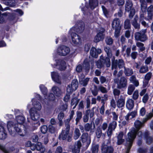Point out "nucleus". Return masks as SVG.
<instances>
[{
	"mask_svg": "<svg viewBox=\"0 0 153 153\" xmlns=\"http://www.w3.org/2000/svg\"><path fill=\"white\" fill-rule=\"evenodd\" d=\"M145 122L144 120L143 122H141L138 120H136L134 123L136 128H132L131 131L128 133V137L126 138V146L127 147L128 151H130L131 147L132 146V143L136 137L137 131L143 126V123Z\"/></svg>",
	"mask_w": 153,
	"mask_h": 153,
	"instance_id": "f257e3e1",
	"label": "nucleus"
},
{
	"mask_svg": "<svg viewBox=\"0 0 153 153\" xmlns=\"http://www.w3.org/2000/svg\"><path fill=\"white\" fill-rule=\"evenodd\" d=\"M7 127L10 134L13 136L17 134L21 136H24L26 132L25 128L22 129L24 128L23 125L14 124L13 122L9 121L8 123Z\"/></svg>",
	"mask_w": 153,
	"mask_h": 153,
	"instance_id": "f03ea898",
	"label": "nucleus"
},
{
	"mask_svg": "<svg viewBox=\"0 0 153 153\" xmlns=\"http://www.w3.org/2000/svg\"><path fill=\"white\" fill-rule=\"evenodd\" d=\"M52 91L53 93L50 94L48 96H45L46 100H45V102H46V100H49L50 101L54 100L55 99V96L57 97H60L62 94V91L61 89L57 86H53L52 88Z\"/></svg>",
	"mask_w": 153,
	"mask_h": 153,
	"instance_id": "7ed1b4c3",
	"label": "nucleus"
},
{
	"mask_svg": "<svg viewBox=\"0 0 153 153\" xmlns=\"http://www.w3.org/2000/svg\"><path fill=\"white\" fill-rule=\"evenodd\" d=\"M56 52L57 53L61 56H65L70 52L69 48L65 46L62 45L58 47Z\"/></svg>",
	"mask_w": 153,
	"mask_h": 153,
	"instance_id": "20e7f679",
	"label": "nucleus"
},
{
	"mask_svg": "<svg viewBox=\"0 0 153 153\" xmlns=\"http://www.w3.org/2000/svg\"><path fill=\"white\" fill-rule=\"evenodd\" d=\"M30 113L31 119L34 121H37L36 124L38 126L40 125V124L39 121L40 117L39 114L36 111H34V108H31L30 110Z\"/></svg>",
	"mask_w": 153,
	"mask_h": 153,
	"instance_id": "39448f33",
	"label": "nucleus"
},
{
	"mask_svg": "<svg viewBox=\"0 0 153 153\" xmlns=\"http://www.w3.org/2000/svg\"><path fill=\"white\" fill-rule=\"evenodd\" d=\"M114 82L117 84V87L119 89L125 88L127 85V79L124 77H122L119 80H118L117 79H114Z\"/></svg>",
	"mask_w": 153,
	"mask_h": 153,
	"instance_id": "423d86ee",
	"label": "nucleus"
},
{
	"mask_svg": "<svg viewBox=\"0 0 153 153\" xmlns=\"http://www.w3.org/2000/svg\"><path fill=\"white\" fill-rule=\"evenodd\" d=\"M114 57H113V59H112V66L111 69H116L117 67V65H118V67L120 68H121L123 67H124V63L123 60L122 59H119L118 60H114Z\"/></svg>",
	"mask_w": 153,
	"mask_h": 153,
	"instance_id": "0eeeda50",
	"label": "nucleus"
},
{
	"mask_svg": "<svg viewBox=\"0 0 153 153\" xmlns=\"http://www.w3.org/2000/svg\"><path fill=\"white\" fill-rule=\"evenodd\" d=\"M78 87V82L76 79H74L71 84L69 85L67 88V91L68 93H72L76 90Z\"/></svg>",
	"mask_w": 153,
	"mask_h": 153,
	"instance_id": "6e6552de",
	"label": "nucleus"
},
{
	"mask_svg": "<svg viewBox=\"0 0 153 153\" xmlns=\"http://www.w3.org/2000/svg\"><path fill=\"white\" fill-rule=\"evenodd\" d=\"M71 33L72 42L75 45H79L81 43V39L80 37L73 32L70 31Z\"/></svg>",
	"mask_w": 153,
	"mask_h": 153,
	"instance_id": "1a4fd4ad",
	"label": "nucleus"
},
{
	"mask_svg": "<svg viewBox=\"0 0 153 153\" xmlns=\"http://www.w3.org/2000/svg\"><path fill=\"white\" fill-rule=\"evenodd\" d=\"M106 142L105 141L102 144V153H113L114 149L112 147L106 144Z\"/></svg>",
	"mask_w": 153,
	"mask_h": 153,
	"instance_id": "9d476101",
	"label": "nucleus"
},
{
	"mask_svg": "<svg viewBox=\"0 0 153 153\" xmlns=\"http://www.w3.org/2000/svg\"><path fill=\"white\" fill-rule=\"evenodd\" d=\"M81 140L82 142L86 147H88L91 143V137L87 133H85L82 134Z\"/></svg>",
	"mask_w": 153,
	"mask_h": 153,
	"instance_id": "9b49d317",
	"label": "nucleus"
},
{
	"mask_svg": "<svg viewBox=\"0 0 153 153\" xmlns=\"http://www.w3.org/2000/svg\"><path fill=\"white\" fill-rule=\"evenodd\" d=\"M146 30H144L142 32H137L135 34V37L136 40L143 42L147 39V37L145 34Z\"/></svg>",
	"mask_w": 153,
	"mask_h": 153,
	"instance_id": "f8f14e48",
	"label": "nucleus"
},
{
	"mask_svg": "<svg viewBox=\"0 0 153 153\" xmlns=\"http://www.w3.org/2000/svg\"><path fill=\"white\" fill-rule=\"evenodd\" d=\"M70 126L67 125L66 128L65 130L62 131L61 134L59 136V139L60 140H65L68 136V134L70 130Z\"/></svg>",
	"mask_w": 153,
	"mask_h": 153,
	"instance_id": "ddd939ff",
	"label": "nucleus"
},
{
	"mask_svg": "<svg viewBox=\"0 0 153 153\" xmlns=\"http://www.w3.org/2000/svg\"><path fill=\"white\" fill-rule=\"evenodd\" d=\"M85 29V25L83 22H81L78 25V27H73L70 30L71 32L75 31L79 33L83 32Z\"/></svg>",
	"mask_w": 153,
	"mask_h": 153,
	"instance_id": "4468645a",
	"label": "nucleus"
},
{
	"mask_svg": "<svg viewBox=\"0 0 153 153\" xmlns=\"http://www.w3.org/2000/svg\"><path fill=\"white\" fill-rule=\"evenodd\" d=\"M105 31L104 29L102 28L101 30L95 36L94 41L95 42H98L99 41L103 40L105 37L104 35L103 34V33Z\"/></svg>",
	"mask_w": 153,
	"mask_h": 153,
	"instance_id": "2eb2a0df",
	"label": "nucleus"
},
{
	"mask_svg": "<svg viewBox=\"0 0 153 153\" xmlns=\"http://www.w3.org/2000/svg\"><path fill=\"white\" fill-rule=\"evenodd\" d=\"M81 145L80 141L79 140L77 141L71 148L72 152L73 153H79Z\"/></svg>",
	"mask_w": 153,
	"mask_h": 153,
	"instance_id": "dca6fc26",
	"label": "nucleus"
},
{
	"mask_svg": "<svg viewBox=\"0 0 153 153\" xmlns=\"http://www.w3.org/2000/svg\"><path fill=\"white\" fill-rule=\"evenodd\" d=\"M102 52L101 49H96L95 48L92 47L90 51L91 55L93 57L97 58L98 56V55L100 53Z\"/></svg>",
	"mask_w": 153,
	"mask_h": 153,
	"instance_id": "f3484780",
	"label": "nucleus"
},
{
	"mask_svg": "<svg viewBox=\"0 0 153 153\" xmlns=\"http://www.w3.org/2000/svg\"><path fill=\"white\" fill-rule=\"evenodd\" d=\"M56 67L60 70H64L66 68V63L62 60H58L56 61Z\"/></svg>",
	"mask_w": 153,
	"mask_h": 153,
	"instance_id": "a211bd4d",
	"label": "nucleus"
},
{
	"mask_svg": "<svg viewBox=\"0 0 153 153\" xmlns=\"http://www.w3.org/2000/svg\"><path fill=\"white\" fill-rule=\"evenodd\" d=\"M137 115V111L134 110L128 113L125 117V119L128 122L130 119L135 117Z\"/></svg>",
	"mask_w": 153,
	"mask_h": 153,
	"instance_id": "6ab92c4d",
	"label": "nucleus"
},
{
	"mask_svg": "<svg viewBox=\"0 0 153 153\" xmlns=\"http://www.w3.org/2000/svg\"><path fill=\"white\" fill-rule=\"evenodd\" d=\"M85 76L84 75H82L79 77V81L80 84L83 86H86L88 84V82L90 78H85Z\"/></svg>",
	"mask_w": 153,
	"mask_h": 153,
	"instance_id": "aec40b11",
	"label": "nucleus"
},
{
	"mask_svg": "<svg viewBox=\"0 0 153 153\" xmlns=\"http://www.w3.org/2000/svg\"><path fill=\"white\" fill-rule=\"evenodd\" d=\"M51 76L52 78L54 81L58 83H60V78L57 72H51Z\"/></svg>",
	"mask_w": 153,
	"mask_h": 153,
	"instance_id": "412c9836",
	"label": "nucleus"
},
{
	"mask_svg": "<svg viewBox=\"0 0 153 153\" xmlns=\"http://www.w3.org/2000/svg\"><path fill=\"white\" fill-rule=\"evenodd\" d=\"M123 132L121 131L117 136V145H121L124 141V139H123Z\"/></svg>",
	"mask_w": 153,
	"mask_h": 153,
	"instance_id": "4be33fe9",
	"label": "nucleus"
},
{
	"mask_svg": "<svg viewBox=\"0 0 153 153\" xmlns=\"http://www.w3.org/2000/svg\"><path fill=\"white\" fill-rule=\"evenodd\" d=\"M134 105V101L132 99H129L126 101V106L128 109H132L133 108Z\"/></svg>",
	"mask_w": 153,
	"mask_h": 153,
	"instance_id": "5701e85b",
	"label": "nucleus"
},
{
	"mask_svg": "<svg viewBox=\"0 0 153 153\" xmlns=\"http://www.w3.org/2000/svg\"><path fill=\"white\" fill-rule=\"evenodd\" d=\"M32 101V104L34 107V108H32L34 109V111H35V109L38 111H40L42 108V106L40 103L39 102H36V100L35 99H33Z\"/></svg>",
	"mask_w": 153,
	"mask_h": 153,
	"instance_id": "b1692460",
	"label": "nucleus"
},
{
	"mask_svg": "<svg viewBox=\"0 0 153 153\" xmlns=\"http://www.w3.org/2000/svg\"><path fill=\"white\" fill-rule=\"evenodd\" d=\"M6 136V133L4 127L2 125H0V139H5Z\"/></svg>",
	"mask_w": 153,
	"mask_h": 153,
	"instance_id": "393cba45",
	"label": "nucleus"
},
{
	"mask_svg": "<svg viewBox=\"0 0 153 153\" xmlns=\"http://www.w3.org/2000/svg\"><path fill=\"white\" fill-rule=\"evenodd\" d=\"M112 26L113 29L121 28L119 19L117 18L115 19L113 21Z\"/></svg>",
	"mask_w": 153,
	"mask_h": 153,
	"instance_id": "a878e982",
	"label": "nucleus"
},
{
	"mask_svg": "<svg viewBox=\"0 0 153 153\" xmlns=\"http://www.w3.org/2000/svg\"><path fill=\"white\" fill-rule=\"evenodd\" d=\"M125 103V99L122 98L121 96L120 98L117 101V105L119 108H122L124 106Z\"/></svg>",
	"mask_w": 153,
	"mask_h": 153,
	"instance_id": "bb28decb",
	"label": "nucleus"
},
{
	"mask_svg": "<svg viewBox=\"0 0 153 153\" xmlns=\"http://www.w3.org/2000/svg\"><path fill=\"white\" fill-rule=\"evenodd\" d=\"M36 149L38 151H40V153H44L45 149L44 147L42 145L40 142H38L36 144Z\"/></svg>",
	"mask_w": 153,
	"mask_h": 153,
	"instance_id": "cd10ccee",
	"label": "nucleus"
},
{
	"mask_svg": "<svg viewBox=\"0 0 153 153\" xmlns=\"http://www.w3.org/2000/svg\"><path fill=\"white\" fill-rule=\"evenodd\" d=\"M25 118L24 117L20 115L17 116L16 118V120L18 123L17 124L20 125H22L25 122Z\"/></svg>",
	"mask_w": 153,
	"mask_h": 153,
	"instance_id": "c85d7f7f",
	"label": "nucleus"
},
{
	"mask_svg": "<svg viewBox=\"0 0 153 153\" xmlns=\"http://www.w3.org/2000/svg\"><path fill=\"white\" fill-rule=\"evenodd\" d=\"M140 1L142 11L143 12H145L147 6V2L145 0H140Z\"/></svg>",
	"mask_w": 153,
	"mask_h": 153,
	"instance_id": "c756f323",
	"label": "nucleus"
},
{
	"mask_svg": "<svg viewBox=\"0 0 153 153\" xmlns=\"http://www.w3.org/2000/svg\"><path fill=\"white\" fill-rule=\"evenodd\" d=\"M98 5V2L97 0H89V6L90 8L93 9Z\"/></svg>",
	"mask_w": 153,
	"mask_h": 153,
	"instance_id": "7c9ffc66",
	"label": "nucleus"
},
{
	"mask_svg": "<svg viewBox=\"0 0 153 153\" xmlns=\"http://www.w3.org/2000/svg\"><path fill=\"white\" fill-rule=\"evenodd\" d=\"M132 4L131 1L129 0H127L125 5V10L126 11H129L132 9Z\"/></svg>",
	"mask_w": 153,
	"mask_h": 153,
	"instance_id": "2f4dec72",
	"label": "nucleus"
},
{
	"mask_svg": "<svg viewBox=\"0 0 153 153\" xmlns=\"http://www.w3.org/2000/svg\"><path fill=\"white\" fill-rule=\"evenodd\" d=\"M110 57H107L105 60L104 58L102 56H101L100 57L101 59L103 60L104 63H105L106 66L108 67H109L111 65V62L110 59Z\"/></svg>",
	"mask_w": 153,
	"mask_h": 153,
	"instance_id": "473e14b6",
	"label": "nucleus"
},
{
	"mask_svg": "<svg viewBox=\"0 0 153 153\" xmlns=\"http://www.w3.org/2000/svg\"><path fill=\"white\" fill-rule=\"evenodd\" d=\"M147 12L149 18L151 19L153 16V6L152 5H150L147 8Z\"/></svg>",
	"mask_w": 153,
	"mask_h": 153,
	"instance_id": "72a5a7b5",
	"label": "nucleus"
},
{
	"mask_svg": "<svg viewBox=\"0 0 153 153\" xmlns=\"http://www.w3.org/2000/svg\"><path fill=\"white\" fill-rule=\"evenodd\" d=\"M137 20L138 17L136 16L131 22L132 25L135 28H139L140 27V25L137 22Z\"/></svg>",
	"mask_w": 153,
	"mask_h": 153,
	"instance_id": "f704fd0d",
	"label": "nucleus"
},
{
	"mask_svg": "<svg viewBox=\"0 0 153 153\" xmlns=\"http://www.w3.org/2000/svg\"><path fill=\"white\" fill-rule=\"evenodd\" d=\"M81 135V133L79 129L78 128H76L74 133V139H78Z\"/></svg>",
	"mask_w": 153,
	"mask_h": 153,
	"instance_id": "c9c22d12",
	"label": "nucleus"
},
{
	"mask_svg": "<svg viewBox=\"0 0 153 153\" xmlns=\"http://www.w3.org/2000/svg\"><path fill=\"white\" fill-rule=\"evenodd\" d=\"M124 68V73L127 76H130L133 73L132 70L129 68H126L125 67Z\"/></svg>",
	"mask_w": 153,
	"mask_h": 153,
	"instance_id": "e433bc0d",
	"label": "nucleus"
},
{
	"mask_svg": "<svg viewBox=\"0 0 153 153\" xmlns=\"http://www.w3.org/2000/svg\"><path fill=\"white\" fill-rule=\"evenodd\" d=\"M134 86L132 85H130L128 88L127 93L128 95H131L135 89Z\"/></svg>",
	"mask_w": 153,
	"mask_h": 153,
	"instance_id": "4c0bfd02",
	"label": "nucleus"
},
{
	"mask_svg": "<svg viewBox=\"0 0 153 153\" xmlns=\"http://www.w3.org/2000/svg\"><path fill=\"white\" fill-rule=\"evenodd\" d=\"M82 113L79 111H77L76 112V124H77L78 122L82 118Z\"/></svg>",
	"mask_w": 153,
	"mask_h": 153,
	"instance_id": "58836bf2",
	"label": "nucleus"
},
{
	"mask_svg": "<svg viewBox=\"0 0 153 153\" xmlns=\"http://www.w3.org/2000/svg\"><path fill=\"white\" fill-rule=\"evenodd\" d=\"M94 108L93 107L91 109L87 110L86 111L85 114L88 116L89 115L90 117H92L94 115Z\"/></svg>",
	"mask_w": 153,
	"mask_h": 153,
	"instance_id": "ea45409f",
	"label": "nucleus"
},
{
	"mask_svg": "<svg viewBox=\"0 0 153 153\" xmlns=\"http://www.w3.org/2000/svg\"><path fill=\"white\" fill-rule=\"evenodd\" d=\"M99 79L101 83L102 84L104 83H107L108 82L110 81V80L108 79H107L105 77L103 76H101L99 78Z\"/></svg>",
	"mask_w": 153,
	"mask_h": 153,
	"instance_id": "a19ab883",
	"label": "nucleus"
},
{
	"mask_svg": "<svg viewBox=\"0 0 153 153\" xmlns=\"http://www.w3.org/2000/svg\"><path fill=\"white\" fill-rule=\"evenodd\" d=\"M104 62L102 59L98 60L96 62V65L98 68H101L104 66Z\"/></svg>",
	"mask_w": 153,
	"mask_h": 153,
	"instance_id": "79ce46f5",
	"label": "nucleus"
},
{
	"mask_svg": "<svg viewBox=\"0 0 153 153\" xmlns=\"http://www.w3.org/2000/svg\"><path fill=\"white\" fill-rule=\"evenodd\" d=\"M104 50L106 53L108 57H111V51L110 48L109 47H105L104 48Z\"/></svg>",
	"mask_w": 153,
	"mask_h": 153,
	"instance_id": "37998d69",
	"label": "nucleus"
},
{
	"mask_svg": "<svg viewBox=\"0 0 153 153\" xmlns=\"http://www.w3.org/2000/svg\"><path fill=\"white\" fill-rule=\"evenodd\" d=\"M117 125L116 122L113 121L109 124L108 127L114 130L116 127Z\"/></svg>",
	"mask_w": 153,
	"mask_h": 153,
	"instance_id": "c03bdc74",
	"label": "nucleus"
},
{
	"mask_svg": "<svg viewBox=\"0 0 153 153\" xmlns=\"http://www.w3.org/2000/svg\"><path fill=\"white\" fill-rule=\"evenodd\" d=\"M41 91L44 95H46L47 93V89L44 85H41L40 86Z\"/></svg>",
	"mask_w": 153,
	"mask_h": 153,
	"instance_id": "a18cd8bd",
	"label": "nucleus"
},
{
	"mask_svg": "<svg viewBox=\"0 0 153 153\" xmlns=\"http://www.w3.org/2000/svg\"><path fill=\"white\" fill-rule=\"evenodd\" d=\"M130 21L128 19L126 20L124 22V28L125 29H128L130 28Z\"/></svg>",
	"mask_w": 153,
	"mask_h": 153,
	"instance_id": "49530a36",
	"label": "nucleus"
},
{
	"mask_svg": "<svg viewBox=\"0 0 153 153\" xmlns=\"http://www.w3.org/2000/svg\"><path fill=\"white\" fill-rule=\"evenodd\" d=\"M148 71V68L146 66H142L140 68L139 72L140 73H145Z\"/></svg>",
	"mask_w": 153,
	"mask_h": 153,
	"instance_id": "de8ad7c7",
	"label": "nucleus"
},
{
	"mask_svg": "<svg viewBox=\"0 0 153 153\" xmlns=\"http://www.w3.org/2000/svg\"><path fill=\"white\" fill-rule=\"evenodd\" d=\"M113 39L110 37H108L106 39V43L108 45H111L113 43Z\"/></svg>",
	"mask_w": 153,
	"mask_h": 153,
	"instance_id": "09e8293b",
	"label": "nucleus"
},
{
	"mask_svg": "<svg viewBox=\"0 0 153 153\" xmlns=\"http://www.w3.org/2000/svg\"><path fill=\"white\" fill-rule=\"evenodd\" d=\"M99 146L97 145L93 146L92 148V153H98Z\"/></svg>",
	"mask_w": 153,
	"mask_h": 153,
	"instance_id": "8fccbe9b",
	"label": "nucleus"
},
{
	"mask_svg": "<svg viewBox=\"0 0 153 153\" xmlns=\"http://www.w3.org/2000/svg\"><path fill=\"white\" fill-rule=\"evenodd\" d=\"M139 97V92L138 90H136L134 92L132 95V98L134 100H137Z\"/></svg>",
	"mask_w": 153,
	"mask_h": 153,
	"instance_id": "3c124183",
	"label": "nucleus"
},
{
	"mask_svg": "<svg viewBox=\"0 0 153 153\" xmlns=\"http://www.w3.org/2000/svg\"><path fill=\"white\" fill-rule=\"evenodd\" d=\"M152 76V73L151 72H149L145 75L144 79L149 81L151 78Z\"/></svg>",
	"mask_w": 153,
	"mask_h": 153,
	"instance_id": "603ef678",
	"label": "nucleus"
},
{
	"mask_svg": "<svg viewBox=\"0 0 153 153\" xmlns=\"http://www.w3.org/2000/svg\"><path fill=\"white\" fill-rule=\"evenodd\" d=\"M97 136L98 138H100L101 135L102 130L100 128H98L96 131Z\"/></svg>",
	"mask_w": 153,
	"mask_h": 153,
	"instance_id": "864d4df0",
	"label": "nucleus"
},
{
	"mask_svg": "<svg viewBox=\"0 0 153 153\" xmlns=\"http://www.w3.org/2000/svg\"><path fill=\"white\" fill-rule=\"evenodd\" d=\"M92 126L89 123H87L84 125V128L86 131H89L91 129Z\"/></svg>",
	"mask_w": 153,
	"mask_h": 153,
	"instance_id": "5fc2aeb1",
	"label": "nucleus"
},
{
	"mask_svg": "<svg viewBox=\"0 0 153 153\" xmlns=\"http://www.w3.org/2000/svg\"><path fill=\"white\" fill-rule=\"evenodd\" d=\"M98 90L103 93H106L107 92L106 89L102 85H100L98 87Z\"/></svg>",
	"mask_w": 153,
	"mask_h": 153,
	"instance_id": "6e6d98bb",
	"label": "nucleus"
},
{
	"mask_svg": "<svg viewBox=\"0 0 153 153\" xmlns=\"http://www.w3.org/2000/svg\"><path fill=\"white\" fill-rule=\"evenodd\" d=\"M91 92L92 94L94 96H96L98 94V91L97 88V87L96 85L94 86V89L91 90Z\"/></svg>",
	"mask_w": 153,
	"mask_h": 153,
	"instance_id": "4d7b16f0",
	"label": "nucleus"
},
{
	"mask_svg": "<svg viewBox=\"0 0 153 153\" xmlns=\"http://www.w3.org/2000/svg\"><path fill=\"white\" fill-rule=\"evenodd\" d=\"M84 101H81L79 103L78 105V109L79 110H81L83 109L84 108Z\"/></svg>",
	"mask_w": 153,
	"mask_h": 153,
	"instance_id": "13d9d810",
	"label": "nucleus"
},
{
	"mask_svg": "<svg viewBox=\"0 0 153 153\" xmlns=\"http://www.w3.org/2000/svg\"><path fill=\"white\" fill-rule=\"evenodd\" d=\"M102 11L105 16L108 17V12L106 9L103 6H102Z\"/></svg>",
	"mask_w": 153,
	"mask_h": 153,
	"instance_id": "bf43d9fd",
	"label": "nucleus"
},
{
	"mask_svg": "<svg viewBox=\"0 0 153 153\" xmlns=\"http://www.w3.org/2000/svg\"><path fill=\"white\" fill-rule=\"evenodd\" d=\"M41 130L42 133H46L48 131L47 126L45 125L41 127Z\"/></svg>",
	"mask_w": 153,
	"mask_h": 153,
	"instance_id": "052dcab7",
	"label": "nucleus"
},
{
	"mask_svg": "<svg viewBox=\"0 0 153 153\" xmlns=\"http://www.w3.org/2000/svg\"><path fill=\"white\" fill-rule=\"evenodd\" d=\"M108 99V96L107 94H104V96L102 97L101 102L102 104H105V101L107 100Z\"/></svg>",
	"mask_w": 153,
	"mask_h": 153,
	"instance_id": "680f3d73",
	"label": "nucleus"
},
{
	"mask_svg": "<svg viewBox=\"0 0 153 153\" xmlns=\"http://www.w3.org/2000/svg\"><path fill=\"white\" fill-rule=\"evenodd\" d=\"M149 98L148 94H146L144 95L142 99L143 102L144 103H146L149 99Z\"/></svg>",
	"mask_w": 153,
	"mask_h": 153,
	"instance_id": "e2e57ef3",
	"label": "nucleus"
},
{
	"mask_svg": "<svg viewBox=\"0 0 153 153\" xmlns=\"http://www.w3.org/2000/svg\"><path fill=\"white\" fill-rule=\"evenodd\" d=\"M113 93L115 98H116V96H119L120 94V91L117 88H115L113 90Z\"/></svg>",
	"mask_w": 153,
	"mask_h": 153,
	"instance_id": "0e129e2a",
	"label": "nucleus"
},
{
	"mask_svg": "<svg viewBox=\"0 0 153 153\" xmlns=\"http://www.w3.org/2000/svg\"><path fill=\"white\" fill-rule=\"evenodd\" d=\"M64 117V114L63 113L61 112L58 115V118L60 123H62V120Z\"/></svg>",
	"mask_w": 153,
	"mask_h": 153,
	"instance_id": "69168bd1",
	"label": "nucleus"
},
{
	"mask_svg": "<svg viewBox=\"0 0 153 153\" xmlns=\"http://www.w3.org/2000/svg\"><path fill=\"white\" fill-rule=\"evenodd\" d=\"M120 29L121 28H119L114 29L115 30L114 33V36L115 37L117 38L119 36L120 33Z\"/></svg>",
	"mask_w": 153,
	"mask_h": 153,
	"instance_id": "338daca9",
	"label": "nucleus"
},
{
	"mask_svg": "<svg viewBox=\"0 0 153 153\" xmlns=\"http://www.w3.org/2000/svg\"><path fill=\"white\" fill-rule=\"evenodd\" d=\"M114 130L110 128H108V130L107 131V134L108 136L109 137H110L112 134L113 131Z\"/></svg>",
	"mask_w": 153,
	"mask_h": 153,
	"instance_id": "774afa93",
	"label": "nucleus"
}]
</instances>
